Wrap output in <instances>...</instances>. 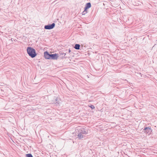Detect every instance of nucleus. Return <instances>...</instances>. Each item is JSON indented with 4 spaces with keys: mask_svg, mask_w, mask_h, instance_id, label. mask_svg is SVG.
<instances>
[{
    "mask_svg": "<svg viewBox=\"0 0 157 157\" xmlns=\"http://www.w3.org/2000/svg\"><path fill=\"white\" fill-rule=\"evenodd\" d=\"M44 56L46 59L56 60L59 56L58 54H50L48 52L46 51L44 53Z\"/></svg>",
    "mask_w": 157,
    "mask_h": 157,
    "instance_id": "obj_1",
    "label": "nucleus"
},
{
    "mask_svg": "<svg viewBox=\"0 0 157 157\" xmlns=\"http://www.w3.org/2000/svg\"><path fill=\"white\" fill-rule=\"evenodd\" d=\"M26 50L29 56L32 58H34L36 56V50L33 48L28 47L27 48Z\"/></svg>",
    "mask_w": 157,
    "mask_h": 157,
    "instance_id": "obj_2",
    "label": "nucleus"
},
{
    "mask_svg": "<svg viewBox=\"0 0 157 157\" xmlns=\"http://www.w3.org/2000/svg\"><path fill=\"white\" fill-rule=\"evenodd\" d=\"M76 132L78 133H80L82 134H88V130L86 129L85 127H78L75 130Z\"/></svg>",
    "mask_w": 157,
    "mask_h": 157,
    "instance_id": "obj_3",
    "label": "nucleus"
},
{
    "mask_svg": "<svg viewBox=\"0 0 157 157\" xmlns=\"http://www.w3.org/2000/svg\"><path fill=\"white\" fill-rule=\"evenodd\" d=\"M152 130L151 129V127H144V129L142 130V132L146 134L149 135L152 132Z\"/></svg>",
    "mask_w": 157,
    "mask_h": 157,
    "instance_id": "obj_4",
    "label": "nucleus"
},
{
    "mask_svg": "<svg viewBox=\"0 0 157 157\" xmlns=\"http://www.w3.org/2000/svg\"><path fill=\"white\" fill-rule=\"evenodd\" d=\"M55 26V24L53 23L52 24H48V25H45L44 26V29H53Z\"/></svg>",
    "mask_w": 157,
    "mask_h": 157,
    "instance_id": "obj_5",
    "label": "nucleus"
},
{
    "mask_svg": "<svg viewBox=\"0 0 157 157\" xmlns=\"http://www.w3.org/2000/svg\"><path fill=\"white\" fill-rule=\"evenodd\" d=\"M76 133H77L76 135L77 136V138H78L79 140H81L85 136L82 135V134L80 133H78V132H76Z\"/></svg>",
    "mask_w": 157,
    "mask_h": 157,
    "instance_id": "obj_6",
    "label": "nucleus"
},
{
    "mask_svg": "<svg viewBox=\"0 0 157 157\" xmlns=\"http://www.w3.org/2000/svg\"><path fill=\"white\" fill-rule=\"evenodd\" d=\"M91 3L90 2H88L86 3L84 8H85L87 10L91 7Z\"/></svg>",
    "mask_w": 157,
    "mask_h": 157,
    "instance_id": "obj_7",
    "label": "nucleus"
},
{
    "mask_svg": "<svg viewBox=\"0 0 157 157\" xmlns=\"http://www.w3.org/2000/svg\"><path fill=\"white\" fill-rule=\"evenodd\" d=\"M80 45L79 44H76L75 45L74 48L76 50H79L80 49Z\"/></svg>",
    "mask_w": 157,
    "mask_h": 157,
    "instance_id": "obj_8",
    "label": "nucleus"
},
{
    "mask_svg": "<svg viewBox=\"0 0 157 157\" xmlns=\"http://www.w3.org/2000/svg\"><path fill=\"white\" fill-rule=\"evenodd\" d=\"M87 12V10L86 9L84 8V10L82 13V15H84L86 14Z\"/></svg>",
    "mask_w": 157,
    "mask_h": 157,
    "instance_id": "obj_9",
    "label": "nucleus"
},
{
    "mask_svg": "<svg viewBox=\"0 0 157 157\" xmlns=\"http://www.w3.org/2000/svg\"><path fill=\"white\" fill-rule=\"evenodd\" d=\"M26 157H33L31 154L29 153L26 155Z\"/></svg>",
    "mask_w": 157,
    "mask_h": 157,
    "instance_id": "obj_10",
    "label": "nucleus"
},
{
    "mask_svg": "<svg viewBox=\"0 0 157 157\" xmlns=\"http://www.w3.org/2000/svg\"><path fill=\"white\" fill-rule=\"evenodd\" d=\"M88 106L92 109H94L95 108L94 106L93 105L91 104L88 105Z\"/></svg>",
    "mask_w": 157,
    "mask_h": 157,
    "instance_id": "obj_11",
    "label": "nucleus"
},
{
    "mask_svg": "<svg viewBox=\"0 0 157 157\" xmlns=\"http://www.w3.org/2000/svg\"><path fill=\"white\" fill-rule=\"evenodd\" d=\"M60 54L61 55H64L65 56L66 55V54L63 52H61L60 53Z\"/></svg>",
    "mask_w": 157,
    "mask_h": 157,
    "instance_id": "obj_12",
    "label": "nucleus"
},
{
    "mask_svg": "<svg viewBox=\"0 0 157 157\" xmlns=\"http://www.w3.org/2000/svg\"><path fill=\"white\" fill-rule=\"evenodd\" d=\"M55 101L58 104H59V103L57 101V98H56L55 99Z\"/></svg>",
    "mask_w": 157,
    "mask_h": 157,
    "instance_id": "obj_13",
    "label": "nucleus"
},
{
    "mask_svg": "<svg viewBox=\"0 0 157 157\" xmlns=\"http://www.w3.org/2000/svg\"><path fill=\"white\" fill-rule=\"evenodd\" d=\"M71 52V50H70V49H69L68 52L69 53H70Z\"/></svg>",
    "mask_w": 157,
    "mask_h": 157,
    "instance_id": "obj_14",
    "label": "nucleus"
}]
</instances>
